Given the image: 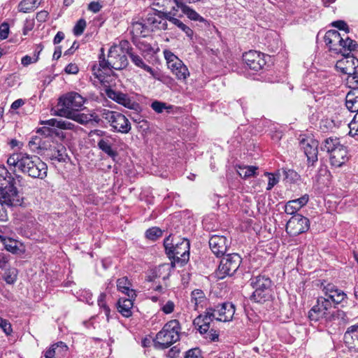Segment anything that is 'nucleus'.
Instances as JSON below:
<instances>
[{
	"label": "nucleus",
	"mask_w": 358,
	"mask_h": 358,
	"mask_svg": "<svg viewBox=\"0 0 358 358\" xmlns=\"http://www.w3.org/2000/svg\"><path fill=\"white\" fill-rule=\"evenodd\" d=\"M4 280L8 284H13L17 279L16 273H15V271H13L12 272H10L9 273H5L3 277Z\"/></svg>",
	"instance_id": "052dcab7"
},
{
	"label": "nucleus",
	"mask_w": 358,
	"mask_h": 358,
	"mask_svg": "<svg viewBox=\"0 0 358 358\" xmlns=\"http://www.w3.org/2000/svg\"><path fill=\"white\" fill-rule=\"evenodd\" d=\"M58 124H59L58 128L62 129L73 130V129H74V127H75V124L69 120H59Z\"/></svg>",
	"instance_id": "bf43d9fd"
},
{
	"label": "nucleus",
	"mask_w": 358,
	"mask_h": 358,
	"mask_svg": "<svg viewBox=\"0 0 358 358\" xmlns=\"http://www.w3.org/2000/svg\"><path fill=\"white\" fill-rule=\"evenodd\" d=\"M127 54L129 56L131 62L138 67L148 72L154 78L159 80L157 73L150 66L147 65L143 58L131 51V48H127Z\"/></svg>",
	"instance_id": "a878e982"
},
{
	"label": "nucleus",
	"mask_w": 358,
	"mask_h": 358,
	"mask_svg": "<svg viewBox=\"0 0 358 358\" xmlns=\"http://www.w3.org/2000/svg\"><path fill=\"white\" fill-rule=\"evenodd\" d=\"M242 259L237 253H232L223 257L217 271V276L223 279L226 276L233 275L239 268Z\"/></svg>",
	"instance_id": "9b49d317"
},
{
	"label": "nucleus",
	"mask_w": 358,
	"mask_h": 358,
	"mask_svg": "<svg viewBox=\"0 0 358 358\" xmlns=\"http://www.w3.org/2000/svg\"><path fill=\"white\" fill-rule=\"evenodd\" d=\"M322 286H323L322 292L324 294V297L331 301L333 305L339 304L346 297V294L343 291L338 289L336 286L331 283H327L326 285L322 283Z\"/></svg>",
	"instance_id": "aec40b11"
},
{
	"label": "nucleus",
	"mask_w": 358,
	"mask_h": 358,
	"mask_svg": "<svg viewBox=\"0 0 358 358\" xmlns=\"http://www.w3.org/2000/svg\"><path fill=\"white\" fill-rule=\"evenodd\" d=\"M162 236V231L156 227L148 229L145 232L146 238L152 241H155Z\"/></svg>",
	"instance_id": "a18cd8bd"
},
{
	"label": "nucleus",
	"mask_w": 358,
	"mask_h": 358,
	"mask_svg": "<svg viewBox=\"0 0 358 358\" xmlns=\"http://www.w3.org/2000/svg\"><path fill=\"white\" fill-rule=\"evenodd\" d=\"M145 29V26L141 22H135L132 24V32L138 35H142L145 36V35L143 34Z\"/></svg>",
	"instance_id": "864d4df0"
},
{
	"label": "nucleus",
	"mask_w": 358,
	"mask_h": 358,
	"mask_svg": "<svg viewBox=\"0 0 358 358\" xmlns=\"http://www.w3.org/2000/svg\"><path fill=\"white\" fill-rule=\"evenodd\" d=\"M0 327L6 335H10L13 331L11 325L8 321L1 317H0Z\"/></svg>",
	"instance_id": "3c124183"
},
{
	"label": "nucleus",
	"mask_w": 358,
	"mask_h": 358,
	"mask_svg": "<svg viewBox=\"0 0 358 358\" xmlns=\"http://www.w3.org/2000/svg\"><path fill=\"white\" fill-rule=\"evenodd\" d=\"M357 45V43L355 41L350 39L348 36H346L345 38L343 37L341 47V51L339 52H341L342 51L354 50H355Z\"/></svg>",
	"instance_id": "79ce46f5"
},
{
	"label": "nucleus",
	"mask_w": 358,
	"mask_h": 358,
	"mask_svg": "<svg viewBox=\"0 0 358 358\" xmlns=\"http://www.w3.org/2000/svg\"><path fill=\"white\" fill-rule=\"evenodd\" d=\"M131 283L127 277H122L117 280L118 291L125 294L128 297L136 298V294L134 289L131 288Z\"/></svg>",
	"instance_id": "7c9ffc66"
},
{
	"label": "nucleus",
	"mask_w": 358,
	"mask_h": 358,
	"mask_svg": "<svg viewBox=\"0 0 358 358\" xmlns=\"http://www.w3.org/2000/svg\"><path fill=\"white\" fill-rule=\"evenodd\" d=\"M343 36L336 30H329L326 32L324 40L327 45L329 47V49L339 52L341 51V47L343 42Z\"/></svg>",
	"instance_id": "4be33fe9"
},
{
	"label": "nucleus",
	"mask_w": 358,
	"mask_h": 358,
	"mask_svg": "<svg viewBox=\"0 0 358 358\" xmlns=\"http://www.w3.org/2000/svg\"><path fill=\"white\" fill-rule=\"evenodd\" d=\"M300 176L294 170L285 171V180L288 183H294L299 180Z\"/></svg>",
	"instance_id": "49530a36"
},
{
	"label": "nucleus",
	"mask_w": 358,
	"mask_h": 358,
	"mask_svg": "<svg viewBox=\"0 0 358 358\" xmlns=\"http://www.w3.org/2000/svg\"><path fill=\"white\" fill-rule=\"evenodd\" d=\"M48 166L38 156L24 153L20 171L33 178L43 179L47 176Z\"/></svg>",
	"instance_id": "20e7f679"
},
{
	"label": "nucleus",
	"mask_w": 358,
	"mask_h": 358,
	"mask_svg": "<svg viewBox=\"0 0 358 358\" xmlns=\"http://www.w3.org/2000/svg\"><path fill=\"white\" fill-rule=\"evenodd\" d=\"M102 69H113L110 66V58L108 57V59H106L104 57H99V63L98 65H94L92 67V71L94 75L99 79L102 78V75L101 73V71Z\"/></svg>",
	"instance_id": "e433bc0d"
},
{
	"label": "nucleus",
	"mask_w": 358,
	"mask_h": 358,
	"mask_svg": "<svg viewBox=\"0 0 358 358\" xmlns=\"http://www.w3.org/2000/svg\"><path fill=\"white\" fill-rule=\"evenodd\" d=\"M309 228V220L301 214L293 215L286 224L287 233L293 236L306 232Z\"/></svg>",
	"instance_id": "ddd939ff"
},
{
	"label": "nucleus",
	"mask_w": 358,
	"mask_h": 358,
	"mask_svg": "<svg viewBox=\"0 0 358 358\" xmlns=\"http://www.w3.org/2000/svg\"><path fill=\"white\" fill-rule=\"evenodd\" d=\"M100 116L110 124L115 131L128 134L131 129L129 120L119 112L103 108L100 110Z\"/></svg>",
	"instance_id": "6e6552de"
},
{
	"label": "nucleus",
	"mask_w": 358,
	"mask_h": 358,
	"mask_svg": "<svg viewBox=\"0 0 358 358\" xmlns=\"http://www.w3.org/2000/svg\"><path fill=\"white\" fill-rule=\"evenodd\" d=\"M181 0H157L155 5L159 8H162V10L160 13L164 15V12H171L173 10H177V3Z\"/></svg>",
	"instance_id": "c9c22d12"
},
{
	"label": "nucleus",
	"mask_w": 358,
	"mask_h": 358,
	"mask_svg": "<svg viewBox=\"0 0 358 358\" xmlns=\"http://www.w3.org/2000/svg\"><path fill=\"white\" fill-rule=\"evenodd\" d=\"M309 201V196L304 194L301 197L289 201L285 206V212L288 215H296Z\"/></svg>",
	"instance_id": "b1692460"
},
{
	"label": "nucleus",
	"mask_w": 358,
	"mask_h": 358,
	"mask_svg": "<svg viewBox=\"0 0 358 358\" xmlns=\"http://www.w3.org/2000/svg\"><path fill=\"white\" fill-rule=\"evenodd\" d=\"M8 26L7 24H2L0 26V38H6L8 35Z\"/></svg>",
	"instance_id": "0e129e2a"
},
{
	"label": "nucleus",
	"mask_w": 358,
	"mask_h": 358,
	"mask_svg": "<svg viewBox=\"0 0 358 358\" xmlns=\"http://www.w3.org/2000/svg\"><path fill=\"white\" fill-rule=\"evenodd\" d=\"M85 103L84 98L77 92H69L59 99L57 114L66 117L73 112L80 110Z\"/></svg>",
	"instance_id": "423d86ee"
},
{
	"label": "nucleus",
	"mask_w": 358,
	"mask_h": 358,
	"mask_svg": "<svg viewBox=\"0 0 358 358\" xmlns=\"http://www.w3.org/2000/svg\"><path fill=\"white\" fill-rule=\"evenodd\" d=\"M51 158L58 162H65L67 157L66 149L64 145L61 143H56L50 145L49 148Z\"/></svg>",
	"instance_id": "c756f323"
},
{
	"label": "nucleus",
	"mask_w": 358,
	"mask_h": 358,
	"mask_svg": "<svg viewBox=\"0 0 358 358\" xmlns=\"http://www.w3.org/2000/svg\"><path fill=\"white\" fill-rule=\"evenodd\" d=\"M210 308L216 313L215 320L220 322L231 321L235 313V306L229 302L218 304L214 308Z\"/></svg>",
	"instance_id": "6ab92c4d"
},
{
	"label": "nucleus",
	"mask_w": 358,
	"mask_h": 358,
	"mask_svg": "<svg viewBox=\"0 0 358 358\" xmlns=\"http://www.w3.org/2000/svg\"><path fill=\"white\" fill-rule=\"evenodd\" d=\"M129 43L127 41H122L120 45L110 47L108 51V57L110 58V66L115 70H121L128 65V59L126 54Z\"/></svg>",
	"instance_id": "1a4fd4ad"
},
{
	"label": "nucleus",
	"mask_w": 358,
	"mask_h": 358,
	"mask_svg": "<svg viewBox=\"0 0 358 358\" xmlns=\"http://www.w3.org/2000/svg\"><path fill=\"white\" fill-rule=\"evenodd\" d=\"M173 15H175V13H172L171 12H164V17L165 19L184 31L187 36L191 38L193 35V31L192 29L185 24L180 20L174 17Z\"/></svg>",
	"instance_id": "c85d7f7f"
},
{
	"label": "nucleus",
	"mask_w": 358,
	"mask_h": 358,
	"mask_svg": "<svg viewBox=\"0 0 358 358\" xmlns=\"http://www.w3.org/2000/svg\"><path fill=\"white\" fill-rule=\"evenodd\" d=\"M181 327L177 320H172L164 324L154 340L155 345L158 349H165L170 347L180 339Z\"/></svg>",
	"instance_id": "7ed1b4c3"
},
{
	"label": "nucleus",
	"mask_w": 358,
	"mask_h": 358,
	"mask_svg": "<svg viewBox=\"0 0 358 358\" xmlns=\"http://www.w3.org/2000/svg\"><path fill=\"white\" fill-rule=\"evenodd\" d=\"M24 156V153H14L11 155L7 159V164L10 166L17 167L20 170V162H21V159Z\"/></svg>",
	"instance_id": "c03bdc74"
},
{
	"label": "nucleus",
	"mask_w": 358,
	"mask_h": 358,
	"mask_svg": "<svg viewBox=\"0 0 358 358\" xmlns=\"http://www.w3.org/2000/svg\"><path fill=\"white\" fill-rule=\"evenodd\" d=\"M97 146L101 151L110 157H115L117 155L116 152L112 149L111 143L108 139L101 138L99 141Z\"/></svg>",
	"instance_id": "4c0bfd02"
},
{
	"label": "nucleus",
	"mask_w": 358,
	"mask_h": 358,
	"mask_svg": "<svg viewBox=\"0 0 358 358\" xmlns=\"http://www.w3.org/2000/svg\"><path fill=\"white\" fill-rule=\"evenodd\" d=\"M191 302L194 303V309L198 310L200 307L203 308L206 302V297L203 292L201 289H195L191 294Z\"/></svg>",
	"instance_id": "72a5a7b5"
},
{
	"label": "nucleus",
	"mask_w": 358,
	"mask_h": 358,
	"mask_svg": "<svg viewBox=\"0 0 358 358\" xmlns=\"http://www.w3.org/2000/svg\"><path fill=\"white\" fill-rule=\"evenodd\" d=\"M8 220V215L3 206L0 204V222H6Z\"/></svg>",
	"instance_id": "774afa93"
},
{
	"label": "nucleus",
	"mask_w": 358,
	"mask_h": 358,
	"mask_svg": "<svg viewBox=\"0 0 358 358\" xmlns=\"http://www.w3.org/2000/svg\"><path fill=\"white\" fill-rule=\"evenodd\" d=\"M345 105L351 112L358 113V88H354L347 94Z\"/></svg>",
	"instance_id": "473e14b6"
},
{
	"label": "nucleus",
	"mask_w": 358,
	"mask_h": 358,
	"mask_svg": "<svg viewBox=\"0 0 358 358\" xmlns=\"http://www.w3.org/2000/svg\"><path fill=\"white\" fill-rule=\"evenodd\" d=\"M257 170V167L255 166H240L238 173L241 177L246 178L255 176Z\"/></svg>",
	"instance_id": "ea45409f"
},
{
	"label": "nucleus",
	"mask_w": 358,
	"mask_h": 358,
	"mask_svg": "<svg viewBox=\"0 0 358 358\" xmlns=\"http://www.w3.org/2000/svg\"><path fill=\"white\" fill-rule=\"evenodd\" d=\"M336 313L338 311L336 310V306L331 303V301L325 297L319 296L317 304L309 311L308 317L311 321L327 322L334 320Z\"/></svg>",
	"instance_id": "39448f33"
},
{
	"label": "nucleus",
	"mask_w": 358,
	"mask_h": 358,
	"mask_svg": "<svg viewBox=\"0 0 358 358\" xmlns=\"http://www.w3.org/2000/svg\"><path fill=\"white\" fill-rule=\"evenodd\" d=\"M215 310L208 308L206 309L205 315H199L194 320L193 324L201 334H206L210 329V322L215 320Z\"/></svg>",
	"instance_id": "a211bd4d"
},
{
	"label": "nucleus",
	"mask_w": 358,
	"mask_h": 358,
	"mask_svg": "<svg viewBox=\"0 0 358 358\" xmlns=\"http://www.w3.org/2000/svg\"><path fill=\"white\" fill-rule=\"evenodd\" d=\"M64 34L62 31H58L54 38V44L59 43L64 39Z\"/></svg>",
	"instance_id": "338daca9"
},
{
	"label": "nucleus",
	"mask_w": 358,
	"mask_h": 358,
	"mask_svg": "<svg viewBox=\"0 0 358 358\" xmlns=\"http://www.w3.org/2000/svg\"><path fill=\"white\" fill-rule=\"evenodd\" d=\"M64 71L68 74H76L79 69L76 64L71 63L65 67Z\"/></svg>",
	"instance_id": "680f3d73"
},
{
	"label": "nucleus",
	"mask_w": 358,
	"mask_h": 358,
	"mask_svg": "<svg viewBox=\"0 0 358 358\" xmlns=\"http://www.w3.org/2000/svg\"><path fill=\"white\" fill-rule=\"evenodd\" d=\"M42 0H22L18 4V11L24 13L34 10L41 4Z\"/></svg>",
	"instance_id": "f704fd0d"
},
{
	"label": "nucleus",
	"mask_w": 358,
	"mask_h": 358,
	"mask_svg": "<svg viewBox=\"0 0 358 358\" xmlns=\"http://www.w3.org/2000/svg\"><path fill=\"white\" fill-rule=\"evenodd\" d=\"M106 94L109 99L129 109L136 112L140 110V105L126 94L108 88L106 90Z\"/></svg>",
	"instance_id": "2eb2a0df"
},
{
	"label": "nucleus",
	"mask_w": 358,
	"mask_h": 358,
	"mask_svg": "<svg viewBox=\"0 0 358 358\" xmlns=\"http://www.w3.org/2000/svg\"><path fill=\"white\" fill-rule=\"evenodd\" d=\"M230 244L231 241L224 236L215 234L209 240L210 248L217 257L223 256Z\"/></svg>",
	"instance_id": "f3484780"
},
{
	"label": "nucleus",
	"mask_w": 358,
	"mask_h": 358,
	"mask_svg": "<svg viewBox=\"0 0 358 358\" xmlns=\"http://www.w3.org/2000/svg\"><path fill=\"white\" fill-rule=\"evenodd\" d=\"M10 256L9 255L1 254L0 255V268L3 270H6L9 267V260Z\"/></svg>",
	"instance_id": "5fc2aeb1"
},
{
	"label": "nucleus",
	"mask_w": 358,
	"mask_h": 358,
	"mask_svg": "<svg viewBox=\"0 0 358 358\" xmlns=\"http://www.w3.org/2000/svg\"><path fill=\"white\" fill-rule=\"evenodd\" d=\"M68 351V346L63 342L53 344L44 352V358H63Z\"/></svg>",
	"instance_id": "393cba45"
},
{
	"label": "nucleus",
	"mask_w": 358,
	"mask_h": 358,
	"mask_svg": "<svg viewBox=\"0 0 358 358\" xmlns=\"http://www.w3.org/2000/svg\"><path fill=\"white\" fill-rule=\"evenodd\" d=\"M24 198L13 182L0 187V204L10 207L21 206Z\"/></svg>",
	"instance_id": "9d476101"
},
{
	"label": "nucleus",
	"mask_w": 358,
	"mask_h": 358,
	"mask_svg": "<svg viewBox=\"0 0 358 358\" xmlns=\"http://www.w3.org/2000/svg\"><path fill=\"white\" fill-rule=\"evenodd\" d=\"M43 47L42 45L39 44L37 45L35 52L33 57H30L29 55H25L22 58L21 62L23 66H28L32 63H36L38 59V56L40 52L42 51Z\"/></svg>",
	"instance_id": "58836bf2"
},
{
	"label": "nucleus",
	"mask_w": 358,
	"mask_h": 358,
	"mask_svg": "<svg viewBox=\"0 0 358 358\" xmlns=\"http://www.w3.org/2000/svg\"><path fill=\"white\" fill-rule=\"evenodd\" d=\"M265 175L268 176V182L266 189L271 190L278 182L279 179L273 173H266Z\"/></svg>",
	"instance_id": "6e6d98bb"
},
{
	"label": "nucleus",
	"mask_w": 358,
	"mask_h": 358,
	"mask_svg": "<svg viewBox=\"0 0 358 358\" xmlns=\"http://www.w3.org/2000/svg\"><path fill=\"white\" fill-rule=\"evenodd\" d=\"M151 108L155 112L160 113H162L164 109H165L166 107V104L164 103H162V102H160L158 101H155L152 103Z\"/></svg>",
	"instance_id": "13d9d810"
},
{
	"label": "nucleus",
	"mask_w": 358,
	"mask_h": 358,
	"mask_svg": "<svg viewBox=\"0 0 358 358\" xmlns=\"http://www.w3.org/2000/svg\"><path fill=\"white\" fill-rule=\"evenodd\" d=\"M344 341L349 349L358 352V323L348 328Z\"/></svg>",
	"instance_id": "5701e85b"
},
{
	"label": "nucleus",
	"mask_w": 358,
	"mask_h": 358,
	"mask_svg": "<svg viewBox=\"0 0 358 358\" xmlns=\"http://www.w3.org/2000/svg\"><path fill=\"white\" fill-rule=\"evenodd\" d=\"M177 8H180L182 12L191 20L199 21L203 22L205 19L201 16L194 10L186 5L182 0L177 3Z\"/></svg>",
	"instance_id": "2f4dec72"
},
{
	"label": "nucleus",
	"mask_w": 358,
	"mask_h": 358,
	"mask_svg": "<svg viewBox=\"0 0 358 358\" xmlns=\"http://www.w3.org/2000/svg\"><path fill=\"white\" fill-rule=\"evenodd\" d=\"M3 245H4L5 249L7 251H8L13 254H18L20 252V249L18 247L17 242L16 241L10 239V238H8V239L4 238L3 240Z\"/></svg>",
	"instance_id": "a19ab883"
},
{
	"label": "nucleus",
	"mask_w": 358,
	"mask_h": 358,
	"mask_svg": "<svg viewBox=\"0 0 358 358\" xmlns=\"http://www.w3.org/2000/svg\"><path fill=\"white\" fill-rule=\"evenodd\" d=\"M243 59L246 65L255 71L261 70L266 64L264 55L255 50L245 52L243 55Z\"/></svg>",
	"instance_id": "dca6fc26"
},
{
	"label": "nucleus",
	"mask_w": 358,
	"mask_h": 358,
	"mask_svg": "<svg viewBox=\"0 0 358 358\" xmlns=\"http://www.w3.org/2000/svg\"><path fill=\"white\" fill-rule=\"evenodd\" d=\"M336 67L343 73L355 78L358 73V59L350 53L343 54V58L336 62Z\"/></svg>",
	"instance_id": "4468645a"
},
{
	"label": "nucleus",
	"mask_w": 358,
	"mask_h": 358,
	"mask_svg": "<svg viewBox=\"0 0 358 358\" xmlns=\"http://www.w3.org/2000/svg\"><path fill=\"white\" fill-rule=\"evenodd\" d=\"M168 68L176 76L178 80L185 81L189 76V71L186 65L172 52L164 51Z\"/></svg>",
	"instance_id": "f8f14e48"
},
{
	"label": "nucleus",
	"mask_w": 358,
	"mask_h": 358,
	"mask_svg": "<svg viewBox=\"0 0 358 358\" xmlns=\"http://www.w3.org/2000/svg\"><path fill=\"white\" fill-rule=\"evenodd\" d=\"M101 7V5L96 1H92L88 5V9L93 13H98Z\"/></svg>",
	"instance_id": "e2e57ef3"
},
{
	"label": "nucleus",
	"mask_w": 358,
	"mask_h": 358,
	"mask_svg": "<svg viewBox=\"0 0 358 358\" xmlns=\"http://www.w3.org/2000/svg\"><path fill=\"white\" fill-rule=\"evenodd\" d=\"M185 358H203L199 348H193L186 352Z\"/></svg>",
	"instance_id": "4d7b16f0"
},
{
	"label": "nucleus",
	"mask_w": 358,
	"mask_h": 358,
	"mask_svg": "<svg viewBox=\"0 0 358 358\" xmlns=\"http://www.w3.org/2000/svg\"><path fill=\"white\" fill-rule=\"evenodd\" d=\"M48 18V13L45 10H41L36 14V19L39 22H45Z\"/></svg>",
	"instance_id": "69168bd1"
},
{
	"label": "nucleus",
	"mask_w": 358,
	"mask_h": 358,
	"mask_svg": "<svg viewBox=\"0 0 358 358\" xmlns=\"http://www.w3.org/2000/svg\"><path fill=\"white\" fill-rule=\"evenodd\" d=\"M301 144L307 157L308 163L313 164L314 162L317 161L318 141L313 138L303 139L301 141Z\"/></svg>",
	"instance_id": "412c9836"
},
{
	"label": "nucleus",
	"mask_w": 358,
	"mask_h": 358,
	"mask_svg": "<svg viewBox=\"0 0 358 358\" xmlns=\"http://www.w3.org/2000/svg\"><path fill=\"white\" fill-rule=\"evenodd\" d=\"M160 306H161V308H160L161 310L164 314H166V315L172 313L175 309V303L172 301H168L165 303H160Z\"/></svg>",
	"instance_id": "09e8293b"
},
{
	"label": "nucleus",
	"mask_w": 358,
	"mask_h": 358,
	"mask_svg": "<svg viewBox=\"0 0 358 358\" xmlns=\"http://www.w3.org/2000/svg\"><path fill=\"white\" fill-rule=\"evenodd\" d=\"M331 25L340 30H343L345 34L349 33L350 28L347 23L343 20H337L331 23Z\"/></svg>",
	"instance_id": "603ef678"
},
{
	"label": "nucleus",
	"mask_w": 358,
	"mask_h": 358,
	"mask_svg": "<svg viewBox=\"0 0 358 358\" xmlns=\"http://www.w3.org/2000/svg\"><path fill=\"white\" fill-rule=\"evenodd\" d=\"M329 154L330 163L335 167H341L348 161V152L338 138L329 137L324 140L322 147Z\"/></svg>",
	"instance_id": "f03ea898"
},
{
	"label": "nucleus",
	"mask_w": 358,
	"mask_h": 358,
	"mask_svg": "<svg viewBox=\"0 0 358 358\" xmlns=\"http://www.w3.org/2000/svg\"><path fill=\"white\" fill-rule=\"evenodd\" d=\"M86 27V22L84 19H80L73 28V33L76 36H80Z\"/></svg>",
	"instance_id": "8fccbe9b"
},
{
	"label": "nucleus",
	"mask_w": 358,
	"mask_h": 358,
	"mask_svg": "<svg viewBox=\"0 0 358 358\" xmlns=\"http://www.w3.org/2000/svg\"><path fill=\"white\" fill-rule=\"evenodd\" d=\"M66 118L73 120L79 124L84 125L89 124L92 120H94L96 122L99 121L98 115L80 113L79 110L73 112L71 115L66 117Z\"/></svg>",
	"instance_id": "cd10ccee"
},
{
	"label": "nucleus",
	"mask_w": 358,
	"mask_h": 358,
	"mask_svg": "<svg viewBox=\"0 0 358 358\" xmlns=\"http://www.w3.org/2000/svg\"><path fill=\"white\" fill-rule=\"evenodd\" d=\"M250 281L251 286L255 289L252 295V300L257 303H263L270 298L272 282L268 276L260 274L252 276Z\"/></svg>",
	"instance_id": "0eeeda50"
},
{
	"label": "nucleus",
	"mask_w": 358,
	"mask_h": 358,
	"mask_svg": "<svg viewBox=\"0 0 358 358\" xmlns=\"http://www.w3.org/2000/svg\"><path fill=\"white\" fill-rule=\"evenodd\" d=\"M166 253L171 260V265L175 267L185 265L189 258V242L186 238L180 239L173 243L171 236L164 241Z\"/></svg>",
	"instance_id": "f257e3e1"
},
{
	"label": "nucleus",
	"mask_w": 358,
	"mask_h": 358,
	"mask_svg": "<svg viewBox=\"0 0 358 358\" xmlns=\"http://www.w3.org/2000/svg\"><path fill=\"white\" fill-rule=\"evenodd\" d=\"M9 174L8 170L4 166H0V183L1 185L9 184V182H13L14 179L11 178L10 176L7 179L8 175Z\"/></svg>",
	"instance_id": "de8ad7c7"
},
{
	"label": "nucleus",
	"mask_w": 358,
	"mask_h": 358,
	"mask_svg": "<svg viewBox=\"0 0 358 358\" xmlns=\"http://www.w3.org/2000/svg\"><path fill=\"white\" fill-rule=\"evenodd\" d=\"M136 298L128 297L120 298L117 301V309L123 317H129L132 315L131 309L134 306V301Z\"/></svg>",
	"instance_id": "bb28decb"
},
{
	"label": "nucleus",
	"mask_w": 358,
	"mask_h": 358,
	"mask_svg": "<svg viewBox=\"0 0 358 358\" xmlns=\"http://www.w3.org/2000/svg\"><path fill=\"white\" fill-rule=\"evenodd\" d=\"M106 294L101 293L99 296L97 302H98V305L100 307V308L103 310L104 313L107 317V320L108 321L110 319V308L108 307V306L106 304Z\"/></svg>",
	"instance_id": "37998d69"
}]
</instances>
